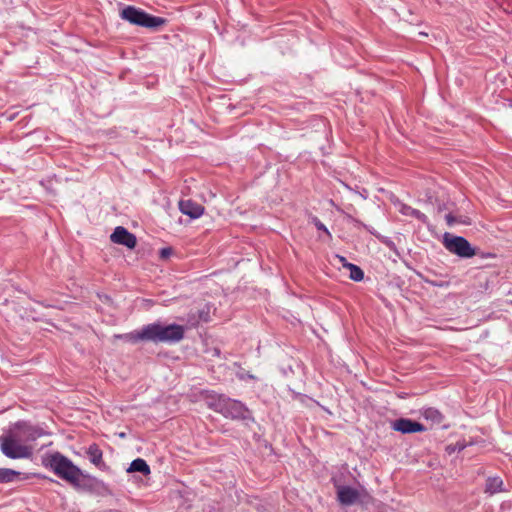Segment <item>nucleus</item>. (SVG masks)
<instances>
[{
	"label": "nucleus",
	"instance_id": "f257e3e1",
	"mask_svg": "<svg viewBox=\"0 0 512 512\" xmlns=\"http://www.w3.org/2000/svg\"><path fill=\"white\" fill-rule=\"evenodd\" d=\"M185 329L179 324L163 325L154 322L144 325L141 329L125 334L123 337L131 342L149 341L153 343L174 344L184 338Z\"/></svg>",
	"mask_w": 512,
	"mask_h": 512
},
{
	"label": "nucleus",
	"instance_id": "f03ea898",
	"mask_svg": "<svg viewBox=\"0 0 512 512\" xmlns=\"http://www.w3.org/2000/svg\"><path fill=\"white\" fill-rule=\"evenodd\" d=\"M209 406L225 418L250 422L255 421L252 412L243 402L231 399L225 395H218L212 398Z\"/></svg>",
	"mask_w": 512,
	"mask_h": 512
},
{
	"label": "nucleus",
	"instance_id": "7ed1b4c3",
	"mask_svg": "<svg viewBox=\"0 0 512 512\" xmlns=\"http://www.w3.org/2000/svg\"><path fill=\"white\" fill-rule=\"evenodd\" d=\"M42 464L69 484L71 481H74L75 475L80 474V468L60 452L45 455L42 459Z\"/></svg>",
	"mask_w": 512,
	"mask_h": 512
},
{
	"label": "nucleus",
	"instance_id": "20e7f679",
	"mask_svg": "<svg viewBox=\"0 0 512 512\" xmlns=\"http://www.w3.org/2000/svg\"><path fill=\"white\" fill-rule=\"evenodd\" d=\"M120 17L130 24L154 30L167 23V19L151 15L146 11L132 5L124 7L120 11Z\"/></svg>",
	"mask_w": 512,
	"mask_h": 512
},
{
	"label": "nucleus",
	"instance_id": "39448f33",
	"mask_svg": "<svg viewBox=\"0 0 512 512\" xmlns=\"http://www.w3.org/2000/svg\"><path fill=\"white\" fill-rule=\"evenodd\" d=\"M444 247L452 254L460 258H471L476 255V249L471 246L469 241L462 236H453L445 233L443 237Z\"/></svg>",
	"mask_w": 512,
	"mask_h": 512
},
{
	"label": "nucleus",
	"instance_id": "423d86ee",
	"mask_svg": "<svg viewBox=\"0 0 512 512\" xmlns=\"http://www.w3.org/2000/svg\"><path fill=\"white\" fill-rule=\"evenodd\" d=\"M70 484L77 490L102 494L107 492L108 486L100 479L84 472L80 469V474L74 476V481H71Z\"/></svg>",
	"mask_w": 512,
	"mask_h": 512
},
{
	"label": "nucleus",
	"instance_id": "0eeeda50",
	"mask_svg": "<svg viewBox=\"0 0 512 512\" xmlns=\"http://www.w3.org/2000/svg\"><path fill=\"white\" fill-rule=\"evenodd\" d=\"M0 450L10 459L28 458L32 454L29 447L20 444L11 435L0 436Z\"/></svg>",
	"mask_w": 512,
	"mask_h": 512
},
{
	"label": "nucleus",
	"instance_id": "6e6552de",
	"mask_svg": "<svg viewBox=\"0 0 512 512\" xmlns=\"http://www.w3.org/2000/svg\"><path fill=\"white\" fill-rule=\"evenodd\" d=\"M391 428L394 431L400 432L402 434L424 432L427 430L422 423L412 420L410 418H398L392 421Z\"/></svg>",
	"mask_w": 512,
	"mask_h": 512
},
{
	"label": "nucleus",
	"instance_id": "1a4fd4ad",
	"mask_svg": "<svg viewBox=\"0 0 512 512\" xmlns=\"http://www.w3.org/2000/svg\"><path fill=\"white\" fill-rule=\"evenodd\" d=\"M110 240L115 244L126 246L133 249L137 244L136 236L122 226H117L110 235Z\"/></svg>",
	"mask_w": 512,
	"mask_h": 512
},
{
	"label": "nucleus",
	"instance_id": "9d476101",
	"mask_svg": "<svg viewBox=\"0 0 512 512\" xmlns=\"http://www.w3.org/2000/svg\"><path fill=\"white\" fill-rule=\"evenodd\" d=\"M15 429L19 431V436L26 441H34L44 435L42 428L30 425L27 422H17L15 424Z\"/></svg>",
	"mask_w": 512,
	"mask_h": 512
},
{
	"label": "nucleus",
	"instance_id": "9b49d317",
	"mask_svg": "<svg viewBox=\"0 0 512 512\" xmlns=\"http://www.w3.org/2000/svg\"><path fill=\"white\" fill-rule=\"evenodd\" d=\"M179 210L192 219H197L204 213V207L190 199L180 200Z\"/></svg>",
	"mask_w": 512,
	"mask_h": 512
},
{
	"label": "nucleus",
	"instance_id": "f8f14e48",
	"mask_svg": "<svg viewBox=\"0 0 512 512\" xmlns=\"http://www.w3.org/2000/svg\"><path fill=\"white\" fill-rule=\"evenodd\" d=\"M359 496L358 490L350 486H340L337 491L338 501L346 506L354 504Z\"/></svg>",
	"mask_w": 512,
	"mask_h": 512
},
{
	"label": "nucleus",
	"instance_id": "ddd939ff",
	"mask_svg": "<svg viewBox=\"0 0 512 512\" xmlns=\"http://www.w3.org/2000/svg\"><path fill=\"white\" fill-rule=\"evenodd\" d=\"M87 456L89 458V461L95 465L98 469L102 471H108L109 467L106 465V463L103 461V452L100 449V447L93 443L87 448Z\"/></svg>",
	"mask_w": 512,
	"mask_h": 512
},
{
	"label": "nucleus",
	"instance_id": "4468645a",
	"mask_svg": "<svg viewBox=\"0 0 512 512\" xmlns=\"http://www.w3.org/2000/svg\"><path fill=\"white\" fill-rule=\"evenodd\" d=\"M507 489L504 486L503 480L499 476L488 477L486 479L484 492L490 496L500 493L506 492Z\"/></svg>",
	"mask_w": 512,
	"mask_h": 512
},
{
	"label": "nucleus",
	"instance_id": "2eb2a0df",
	"mask_svg": "<svg viewBox=\"0 0 512 512\" xmlns=\"http://www.w3.org/2000/svg\"><path fill=\"white\" fill-rule=\"evenodd\" d=\"M127 472H139L142 475L147 476L151 473V470L144 459L137 458L131 462L129 468L127 469Z\"/></svg>",
	"mask_w": 512,
	"mask_h": 512
},
{
	"label": "nucleus",
	"instance_id": "dca6fc26",
	"mask_svg": "<svg viewBox=\"0 0 512 512\" xmlns=\"http://www.w3.org/2000/svg\"><path fill=\"white\" fill-rule=\"evenodd\" d=\"M400 212L401 214L405 215V216H410V217H413L419 221H421L422 223L424 224H427L428 223V218L427 216L422 213L420 210L418 209H414L412 208L411 206L407 205V204H403L400 208Z\"/></svg>",
	"mask_w": 512,
	"mask_h": 512
},
{
	"label": "nucleus",
	"instance_id": "f3484780",
	"mask_svg": "<svg viewBox=\"0 0 512 512\" xmlns=\"http://www.w3.org/2000/svg\"><path fill=\"white\" fill-rule=\"evenodd\" d=\"M21 473L9 468H0V483H11L20 479Z\"/></svg>",
	"mask_w": 512,
	"mask_h": 512
},
{
	"label": "nucleus",
	"instance_id": "a211bd4d",
	"mask_svg": "<svg viewBox=\"0 0 512 512\" xmlns=\"http://www.w3.org/2000/svg\"><path fill=\"white\" fill-rule=\"evenodd\" d=\"M422 416L425 419L431 420L432 422L437 423V424H440L444 419V416L442 415V413L434 407H429V408L424 409L422 412Z\"/></svg>",
	"mask_w": 512,
	"mask_h": 512
},
{
	"label": "nucleus",
	"instance_id": "6ab92c4d",
	"mask_svg": "<svg viewBox=\"0 0 512 512\" xmlns=\"http://www.w3.org/2000/svg\"><path fill=\"white\" fill-rule=\"evenodd\" d=\"M344 267L349 269L350 279L357 281V282L363 280L364 272L359 266H357L355 264H344Z\"/></svg>",
	"mask_w": 512,
	"mask_h": 512
},
{
	"label": "nucleus",
	"instance_id": "aec40b11",
	"mask_svg": "<svg viewBox=\"0 0 512 512\" xmlns=\"http://www.w3.org/2000/svg\"><path fill=\"white\" fill-rule=\"evenodd\" d=\"M467 444L463 441H457L455 444H450L446 447V451L448 454H452L454 452H460L466 448Z\"/></svg>",
	"mask_w": 512,
	"mask_h": 512
},
{
	"label": "nucleus",
	"instance_id": "412c9836",
	"mask_svg": "<svg viewBox=\"0 0 512 512\" xmlns=\"http://www.w3.org/2000/svg\"><path fill=\"white\" fill-rule=\"evenodd\" d=\"M312 222L317 228V230L323 231L329 238L332 237L327 227L317 217H313Z\"/></svg>",
	"mask_w": 512,
	"mask_h": 512
},
{
	"label": "nucleus",
	"instance_id": "4be33fe9",
	"mask_svg": "<svg viewBox=\"0 0 512 512\" xmlns=\"http://www.w3.org/2000/svg\"><path fill=\"white\" fill-rule=\"evenodd\" d=\"M237 377H238V379H240V380H248V379H249V380H255V379H256V377H255L253 374H251V373H249V372H246V371H244V370H243V371L238 372V373H237Z\"/></svg>",
	"mask_w": 512,
	"mask_h": 512
},
{
	"label": "nucleus",
	"instance_id": "5701e85b",
	"mask_svg": "<svg viewBox=\"0 0 512 512\" xmlns=\"http://www.w3.org/2000/svg\"><path fill=\"white\" fill-rule=\"evenodd\" d=\"M445 220L447 222V225L448 226H453L455 223H459L460 221L455 217L453 216L451 213H448L445 215Z\"/></svg>",
	"mask_w": 512,
	"mask_h": 512
},
{
	"label": "nucleus",
	"instance_id": "b1692460",
	"mask_svg": "<svg viewBox=\"0 0 512 512\" xmlns=\"http://www.w3.org/2000/svg\"><path fill=\"white\" fill-rule=\"evenodd\" d=\"M425 282L430 284V285H432V286H434V287H443V286L447 285V283L445 284L443 282L432 281V280H428V279H426Z\"/></svg>",
	"mask_w": 512,
	"mask_h": 512
},
{
	"label": "nucleus",
	"instance_id": "393cba45",
	"mask_svg": "<svg viewBox=\"0 0 512 512\" xmlns=\"http://www.w3.org/2000/svg\"><path fill=\"white\" fill-rule=\"evenodd\" d=\"M171 254V248H163L160 251V255L162 258H167Z\"/></svg>",
	"mask_w": 512,
	"mask_h": 512
},
{
	"label": "nucleus",
	"instance_id": "a878e982",
	"mask_svg": "<svg viewBox=\"0 0 512 512\" xmlns=\"http://www.w3.org/2000/svg\"><path fill=\"white\" fill-rule=\"evenodd\" d=\"M337 258H339L340 262H341L343 265H344V264H349V263L346 261V258H345V257L337 255Z\"/></svg>",
	"mask_w": 512,
	"mask_h": 512
},
{
	"label": "nucleus",
	"instance_id": "bb28decb",
	"mask_svg": "<svg viewBox=\"0 0 512 512\" xmlns=\"http://www.w3.org/2000/svg\"><path fill=\"white\" fill-rule=\"evenodd\" d=\"M362 225H363V227H364L367 231H369L371 234L376 235V234H375V232H374V231H372V229H370L367 225H364V224H362Z\"/></svg>",
	"mask_w": 512,
	"mask_h": 512
},
{
	"label": "nucleus",
	"instance_id": "cd10ccee",
	"mask_svg": "<svg viewBox=\"0 0 512 512\" xmlns=\"http://www.w3.org/2000/svg\"><path fill=\"white\" fill-rule=\"evenodd\" d=\"M483 257H491V258H494V257H495V254L488 253V254H486V255H483Z\"/></svg>",
	"mask_w": 512,
	"mask_h": 512
}]
</instances>
